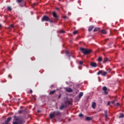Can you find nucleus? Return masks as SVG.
Segmentation results:
<instances>
[{
	"label": "nucleus",
	"instance_id": "nucleus-1",
	"mask_svg": "<svg viewBox=\"0 0 124 124\" xmlns=\"http://www.w3.org/2000/svg\"><path fill=\"white\" fill-rule=\"evenodd\" d=\"M25 121L20 119V118L17 116H14L13 124H24Z\"/></svg>",
	"mask_w": 124,
	"mask_h": 124
},
{
	"label": "nucleus",
	"instance_id": "nucleus-2",
	"mask_svg": "<svg viewBox=\"0 0 124 124\" xmlns=\"http://www.w3.org/2000/svg\"><path fill=\"white\" fill-rule=\"evenodd\" d=\"M62 116V112L60 111H55L49 114L50 119H54L56 117H61Z\"/></svg>",
	"mask_w": 124,
	"mask_h": 124
},
{
	"label": "nucleus",
	"instance_id": "nucleus-3",
	"mask_svg": "<svg viewBox=\"0 0 124 124\" xmlns=\"http://www.w3.org/2000/svg\"><path fill=\"white\" fill-rule=\"evenodd\" d=\"M42 22H49V23H54V21L52 19L50 18L49 16H44L41 18Z\"/></svg>",
	"mask_w": 124,
	"mask_h": 124
},
{
	"label": "nucleus",
	"instance_id": "nucleus-4",
	"mask_svg": "<svg viewBox=\"0 0 124 124\" xmlns=\"http://www.w3.org/2000/svg\"><path fill=\"white\" fill-rule=\"evenodd\" d=\"M80 50L83 52L84 55H89V54H91V53L92 52V50L85 49L83 47H81L80 48Z\"/></svg>",
	"mask_w": 124,
	"mask_h": 124
},
{
	"label": "nucleus",
	"instance_id": "nucleus-5",
	"mask_svg": "<svg viewBox=\"0 0 124 124\" xmlns=\"http://www.w3.org/2000/svg\"><path fill=\"white\" fill-rule=\"evenodd\" d=\"M52 16L55 18V20H59V16L57 15V13H56V12L54 11L52 12Z\"/></svg>",
	"mask_w": 124,
	"mask_h": 124
},
{
	"label": "nucleus",
	"instance_id": "nucleus-6",
	"mask_svg": "<svg viewBox=\"0 0 124 124\" xmlns=\"http://www.w3.org/2000/svg\"><path fill=\"white\" fill-rule=\"evenodd\" d=\"M90 65L92 66V67L95 68L97 66V64H96V62H91Z\"/></svg>",
	"mask_w": 124,
	"mask_h": 124
},
{
	"label": "nucleus",
	"instance_id": "nucleus-7",
	"mask_svg": "<svg viewBox=\"0 0 124 124\" xmlns=\"http://www.w3.org/2000/svg\"><path fill=\"white\" fill-rule=\"evenodd\" d=\"M11 119H12L11 117H9L5 121V123H2V124H8V123L11 121Z\"/></svg>",
	"mask_w": 124,
	"mask_h": 124
},
{
	"label": "nucleus",
	"instance_id": "nucleus-8",
	"mask_svg": "<svg viewBox=\"0 0 124 124\" xmlns=\"http://www.w3.org/2000/svg\"><path fill=\"white\" fill-rule=\"evenodd\" d=\"M103 91H104L105 94H108V92H107V87H106V86L103 87Z\"/></svg>",
	"mask_w": 124,
	"mask_h": 124
},
{
	"label": "nucleus",
	"instance_id": "nucleus-9",
	"mask_svg": "<svg viewBox=\"0 0 124 124\" xmlns=\"http://www.w3.org/2000/svg\"><path fill=\"white\" fill-rule=\"evenodd\" d=\"M64 108H66V107H65V105L63 103H62L61 106L60 107V110H63Z\"/></svg>",
	"mask_w": 124,
	"mask_h": 124
},
{
	"label": "nucleus",
	"instance_id": "nucleus-10",
	"mask_svg": "<svg viewBox=\"0 0 124 124\" xmlns=\"http://www.w3.org/2000/svg\"><path fill=\"white\" fill-rule=\"evenodd\" d=\"M65 90L66 92H67L68 93H72V92H73V90L70 88H66Z\"/></svg>",
	"mask_w": 124,
	"mask_h": 124
},
{
	"label": "nucleus",
	"instance_id": "nucleus-11",
	"mask_svg": "<svg viewBox=\"0 0 124 124\" xmlns=\"http://www.w3.org/2000/svg\"><path fill=\"white\" fill-rule=\"evenodd\" d=\"M84 95V93L83 92H80L78 94V98L79 99H81V97Z\"/></svg>",
	"mask_w": 124,
	"mask_h": 124
},
{
	"label": "nucleus",
	"instance_id": "nucleus-12",
	"mask_svg": "<svg viewBox=\"0 0 124 124\" xmlns=\"http://www.w3.org/2000/svg\"><path fill=\"white\" fill-rule=\"evenodd\" d=\"M92 108H93V109H95V108L96 107V103H95V102H93L92 103Z\"/></svg>",
	"mask_w": 124,
	"mask_h": 124
},
{
	"label": "nucleus",
	"instance_id": "nucleus-13",
	"mask_svg": "<svg viewBox=\"0 0 124 124\" xmlns=\"http://www.w3.org/2000/svg\"><path fill=\"white\" fill-rule=\"evenodd\" d=\"M93 28H94V26L93 25L89 26L88 29L89 31H93Z\"/></svg>",
	"mask_w": 124,
	"mask_h": 124
},
{
	"label": "nucleus",
	"instance_id": "nucleus-14",
	"mask_svg": "<svg viewBox=\"0 0 124 124\" xmlns=\"http://www.w3.org/2000/svg\"><path fill=\"white\" fill-rule=\"evenodd\" d=\"M100 30V28L97 27V28H95V29H94L93 31L94 32L97 31H99Z\"/></svg>",
	"mask_w": 124,
	"mask_h": 124
},
{
	"label": "nucleus",
	"instance_id": "nucleus-15",
	"mask_svg": "<svg viewBox=\"0 0 124 124\" xmlns=\"http://www.w3.org/2000/svg\"><path fill=\"white\" fill-rule=\"evenodd\" d=\"M105 117L106 119H107L108 118V115L107 114V111L106 110L105 111Z\"/></svg>",
	"mask_w": 124,
	"mask_h": 124
},
{
	"label": "nucleus",
	"instance_id": "nucleus-16",
	"mask_svg": "<svg viewBox=\"0 0 124 124\" xmlns=\"http://www.w3.org/2000/svg\"><path fill=\"white\" fill-rule=\"evenodd\" d=\"M102 73H103V71L102 70L99 71V72H98L97 73V75H100V74H102Z\"/></svg>",
	"mask_w": 124,
	"mask_h": 124
},
{
	"label": "nucleus",
	"instance_id": "nucleus-17",
	"mask_svg": "<svg viewBox=\"0 0 124 124\" xmlns=\"http://www.w3.org/2000/svg\"><path fill=\"white\" fill-rule=\"evenodd\" d=\"M56 93V90H53L52 91H50L49 93V94H54Z\"/></svg>",
	"mask_w": 124,
	"mask_h": 124
},
{
	"label": "nucleus",
	"instance_id": "nucleus-18",
	"mask_svg": "<svg viewBox=\"0 0 124 124\" xmlns=\"http://www.w3.org/2000/svg\"><path fill=\"white\" fill-rule=\"evenodd\" d=\"M124 118V114L123 113H120V115L119 116V119H121Z\"/></svg>",
	"mask_w": 124,
	"mask_h": 124
},
{
	"label": "nucleus",
	"instance_id": "nucleus-19",
	"mask_svg": "<svg viewBox=\"0 0 124 124\" xmlns=\"http://www.w3.org/2000/svg\"><path fill=\"white\" fill-rule=\"evenodd\" d=\"M101 32L104 34H106L107 33V32H106V31H105V30H102Z\"/></svg>",
	"mask_w": 124,
	"mask_h": 124
},
{
	"label": "nucleus",
	"instance_id": "nucleus-20",
	"mask_svg": "<svg viewBox=\"0 0 124 124\" xmlns=\"http://www.w3.org/2000/svg\"><path fill=\"white\" fill-rule=\"evenodd\" d=\"M107 62H108V58H104L103 63H105Z\"/></svg>",
	"mask_w": 124,
	"mask_h": 124
},
{
	"label": "nucleus",
	"instance_id": "nucleus-21",
	"mask_svg": "<svg viewBox=\"0 0 124 124\" xmlns=\"http://www.w3.org/2000/svg\"><path fill=\"white\" fill-rule=\"evenodd\" d=\"M106 75H107V72H104L102 74V76H106Z\"/></svg>",
	"mask_w": 124,
	"mask_h": 124
},
{
	"label": "nucleus",
	"instance_id": "nucleus-22",
	"mask_svg": "<svg viewBox=\"0 0 124 124\" xmlns=\"http://www.w3.org/2000/svg\"><path fill=\"white\" fill-rule=\"evenodd\" d=\"M86 121H92V118H91L90 117H87L86 118Z\"/></svg>",
	"mask_w": 124,
	"mask_h": 124
},
{
	"label": "nucleus",
	"instance_id": "nucleus-23",
	"mask_svg": "<svg viewBox=\"0 0 124 124\" xmlns=\"http://www.w3.org/2000/svg\"><path fill=\"white\" fill-rule=\"evenodd\" d=\"M78 117H79V118H83V117H84V114H83L82 113H80L78 115Z\"/></svg>",
	"mask_w": 124,
	"mask_h": 124
},
{
	"label": "nucleus",
	"instance_id": "nucleus-24",
	"mask_svg": "<svg viewBox=\"0 0 124 124\" xmlns=\"http://www.w3.org/2000/svg\"><path fill=\"white\" fill-rule=\"evenodd\" d=\"M60 33H65V31H64L62 30H61V31H60Z\"/></svg>",
	"mask_w": 124,
	"mask_h": 124
},
{
	"label": "nucleus",
	"instance_id": "nucleus-25",
	"mask_svg": "<svg viewBox=\"0 0 124 124\" xmlns=\"http://www.w3.org/2000/svg\"><path fill=\"white\" fill-rule=\"evenodd\" d=\"M16 1L18 2V3H21L23 1V0H16Z\"/></svg>",
	"mask_w": 124,
	"mask_h": 124
},
{
	"label": "nucleus",
	"instance_id": "nucleus-26",
	"mask_svg": "<svg viewBox=\"0 0 124 124\" xmlns=\"http://www.w3.org/2000/svg\"><path fill=\"white\" fill-rule=\"evenodd\" d=\"M65 54L66 55H68V57H70V55H69V52L68 51H66Z\"/></svg>",
	"mask_w": 124,
	"mask_h": 124
},
{
	"label": "nucleus",
	"instance_id": "nucleus-27",
	"mask_svg": "<svg viewBox=\"0 0 124 124\" xmlns=\"http://www.w3.org/2000/svg\"><path fill=\"white\" fill-rule=\"evenodd\" d=\"M98 60L100 62H102V57H99Z\"/></svg>",
	"mask_w": 124,
	"mask_h": 124
},
{
	"label": "nucleus",
	"instance_id": "nucleus-28",
	"mask_svg": "<svg viewBox=\"0 0 124 124\" xmlns=\"http://www.w3.org/2000/svg\"><path fill=\"white\" fill-rule=\"evenodd\" d=\"M9 29H13L14 28V25H11L10 26H9Z\"/></svg>",
	"mask_w": 124,
	"mask_h": 124
},
{
	"label": "nucleus",
	"instance_id": "nucleus-29",
	"mask_svg": "<svg viewBox=\"0 0 124 124\" xmlns=\"http://www.w3.org/2000/svg\"><path fill=\"white\" fill-rule=\"evenodd\" d=\"M7 10H8V11H11V7L10 6L8 7Z\"/></svg>",
	"mask_w": 124,
	"mask_h": 124
},
{
	"label": "nucleus",
	"instance_id": "nucleus-30",
	"mask_svg": "<svg viewBox=\"0 0 124 124\" xmlns=\"http://www.w3.org/2000/svg\"><path fill=\"white\" fill-rule=\"evenodd\" d=\"M83 62H84L82 61H79V64H80V65H82V64H83Z\"/></svg>",
	"mask_w": 124,
	"mask_h": 124
},
{
	"label": "nucleus",
	"instance_id": "nucleus-31",
	"mask_svg": "<svg viewBox=\"0 0 124 124\" xmlns=\"http://www.w3.org/2000/svg\"><path fill=\"white\" fill-rule=\"evenodd\" d=\"M23 111H24V110H20L18 111V113H19V114H22V113H23Z\"/></svg>",
	"mask_w": 124,
	"mask_h": 124
},
{
	"label": "nucleus",
	"instance_id": "nucleus-32",
	"mask_svg": "<svg viewBox=\"0 0 124 124\" xmlns=\"http://www.w3.org/2000/svg\"><path fill=\"white\" fill-rule=\"evenodd\" d=\"M78 32L76 31H74L73 34L75 35V34H77Z\"/></svg>",
	"mask_w": 124,
	"mask_h": 124
},
{
	"label": "nucleus",
	"instance_id": "nucleus-33",
	"mask_svg": "<svg viewBox=\"0 0 124 124\" xmlns=\"http://www.w3.org/2000/svg\"><path fill=\"white\" fill-rule=\"evenodd\" d=\"M110 104H111V102H110V101H108V104H108V106H109Z\"/></svg>",
	"mask_w": 124,
	"mask_h": 124
},
{
	"label": "nucleus",
	"instance_id": "nucleus-34",
	"mask_svg": "<svg viewBox=\"0 0 124 124\" xmlns=\"http://www.w3.org/2000/svg\"><path fill=\"white\" fill-rule=\"evenodd\" d=\"M66 103H68V104H70V101H66Z\"/></svg>",
	"mask_w": 124,
	"mask_h": 124
},
{
	"label": "nucleus",
	"instance_id": "nucleus-35",
	"mask_svg": "<svg viewBox=\"0 0 124 124\" xmlns=\"http://www.w3.org/2000/svg\"><path fill=\"white\" fill-rule=\"evenodd\" d=\"M61 97H62V94H60L58 96V98H61Z\"/></svg>",
	"mask_w": 124,
	"mask_h": 124
},
{
	"label": "nucleus",
	"instance_id": "nucleus-36",
	"mask_svg": "<svg viewBox=\"0 0 124 124\" xmlns=\"http://www.w3.org/2000/svg\"><path fill=\"white\" fill-rule=\"evenodd\" d=\"M116 105H117V106H120V103H117Z\"/></svg>",
	"mask_w": 124,
	"mask_h": 124
},
{
	"label": "nucleus",
	"instance_id": "nucleus-37",
	"mask_svg": "<svg viewBox=\"0 0 124 124\" xmlns=\"http://www.w3.org/2000/svg\"><path fill=\"white\" fill-rule=\"evenodd\" d=\"M33 99H34V100H36V98L33 97Z\"/></svg>",
	"mask_w": 124,
	"mask_h": 124
},
{
	"label": "nucleus",
	"instance_id": "nucleus-38",
	"mask_svg": "<svg viewBox=\"0 0 124 124\" xmlns=\"http://www.w3.org/2000/svg\"><path fill=\"white\" fill-rule=\"evenodd\" d=\"M30 93H32V90H31L30 91Z\"/></svg>",
	"mask_w": 124,
	"mask_h": 124
},
{
	"label": "nucleus",
	"instance_id": "nucleus-39",
	"mask_svg": "<svg viewBox=\"0 0 124 124\" xmlns=\"http://www.w3.org/2000/svg\"><path fill=\"white\" fill-rule=\"evenodd\" d=\"M112 103L113 104H114V103H115V100L113 101L112 102Z\"/></svg>",
	"mask_w": 124,
	"mask_h": 124
},
{
	"label": "nucleus",
	"instance_id": "nucleus-40",
	"mask_svg": "<svg viewBox=\"0 0 124 124\" xmlns=\"http://www.w3.org/2000/svg\"><path fill=\"white\" fill-rule=\"evenodd\" d=\"M56 10H60V8H56Z\"/></svg>",
	"mask_w": 124,
	"mask_h": 124
},
{
	"label": "nucleus",
	"instance_id": "nucleus-41",
	"mask_svg": "<svg viewBox=\"0 0 124 124\" xmlns=\"http://www.w3.org/2000/svg\"><path fill=\"white\" fill-rule=\"evenodd\" d=\"M2 26L1 25V24H0V29L1 28Z\"/></svg>",
	"mask_w": 124,
	"mask_h": 124
},
{
	"label": "nucleus",
	"instance_id": "nucleus-42",
	"mask_svg": "<svg viewBox=\"0 0 124 124\" xmlns=\"http://www.w3.org/2000/svg\"><path fill=\"white\" fill-rule=\"evenodd\" d=\"M70 121H71V118L69 119V122H70Z\"/></svg>",
	"mask_w": 124,
	"mask_h": 124
},
{
	"label": "nucleus",
	"instance_id": "nucleus-43",
	"mask_svg": "<svg viewBox=\"0 0 124 124\" xmlns=\"http://www.w3.org/2000/svg\"><path fill=\"white\" fill-rule=\"evenodd\" d=\"M40 110H38V113H40Z\"/></svg>",
	"mask_w": 124,
	"mask_h": 124
},
{
	"label": "nucleus",
	"instance_id": "nucleus-44",
	"mask_svg": "<svg viewBox=\"0 0 124 124\" xmlns=\"http://www.w3.org/2000/svg\"><path fill=\"white\" fill-rule=\"evenodd\" d=\"M105 40H106V41H107V40H108V39H106Z\"/></svg>",
	"mask_w": 124,
	"mask_h": 124
},
{
	"label": "nucleus",
	"instance_id": "nucleus-45",
	"mask_svg": "<svg viewBox=\"0 0 124 124\" xmlns=\"http://www.w3.org/2000/svg\"><path fill=\"white\" fill-rule=\"evenodd\" d=\"M115 101H117V99H115V100H114Z\"/></svg>",
	"mask_w": 124,
	"mask_h": 124
},
{
	"label": "nucleus",
	"instance_id": "nucleus-46",
	"mask_svg": "<svg viewBox=\"0 0 124 124\" xmlns=\"http://www.w3.org/2000/svg\"><path fill=\"white\" fill-rule=\"evenodd\" d=\"M20 5V6H21L22 7H23V6L22 5Z\"/></svg>",
	"mask_w": 124,
	"mask_h": 124
},
{
	"label": "nucleus",
	"instance_id": "nucleus-47",
	"mask_svg": "<svg viewBox=\"0 0 124 124\" xmlns=\"http://www.w3.org/2000/svg\"><path fill=\"white\" fill-rule=\"evenodd\" d=\"M34 5H35V3H34Z\"/></svg>",
	"mask_w": 124,
	"mask_h": 124
}]
</instances>
